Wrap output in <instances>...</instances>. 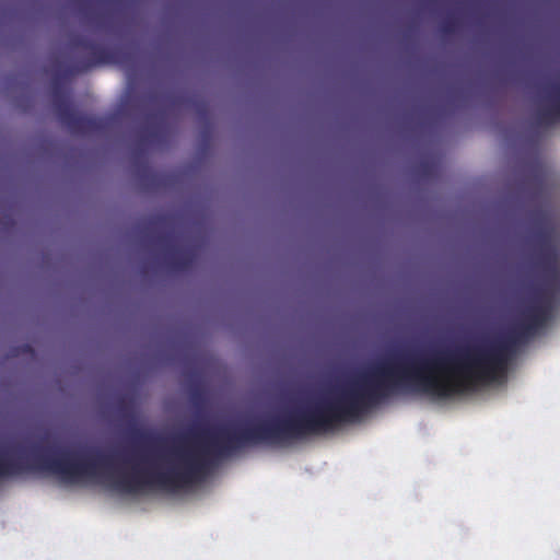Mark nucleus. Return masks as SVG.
<instances>
[{"label": "nucleus", "mask_w": 560, "mask_h": 560, "mask_svg": "<svg viewBox=\"0 0 560 560\" xmlns=\"http://www.w3.org/2000/svg\"><path fill=\"white\" fill-rule=\"evenodd\" d=\"M125 439L129 444L130 453H103L93 451L88 453H73L69 451H44L40 446L33 447L31 453H14L13 455H171V435H163L152 430L139 427L132 419L125 430ZM0 455H11L1 453Z\"/></svg>", "instance_id": "4"}, {"label": "nucleus", "mask_w": 560, "mask_h": 560, "mask_svg": "<svg viewBox=\"0 0 560 560\" xmlns=\"http://www.w3.org/2000/svg\"><path fill=\"white\" fill-rule=\"evenodd\" d=\"M272 419L277 444L290 443L315 434L305 409Z\"/></svg>", "instance_id": "7"}, {"label": "nucleus", "mask_w": 560, "mask_h": 560, "mask_svg": "<svg viewBox=\"0 0 560 560\" xmlns=\"http://www.w3.org/2000/svg\"><path fill=\"white\" fill-rule=\"evenodd\" d=\"M171 455H222L213 453V425L198 421L171 435Z\"/></svg>", "instance_id": "6"}, {"label": "nucleus", "mask_w": 560, "mask_h": 560, "mask_svg": "<svg viewBox=\"0 0 560 560\" xmlns=\"http://www.w3.org/2000/svg\"><path fill=\"white\" fill-rule=\"evenodd\" d=\"M31 478H49L66 488L161 494V457H0V489Z\"/></svg>", "instance_id": "2"}, {"label": "nucleus", "mask_w": 560, "mask_h": 560, "mask_svg": "<svg viewBox=\"0 0 560 560\" xmlns=\"http://www.w3.org/2000/svg\"><path fill=\"white\" fill-rule=\"evenodd\" d=\"M23 350L24 351H31V347L28 345H26V346L23 347Z\"/></svg>", "instance_id": "19"}, {"label": "nucleus", "mask_w": 560, "mask_h": 560, "mask_svg": "<svg viewBox=\"0 0 560 560\" xmlns=\"http://www.w3.org/2000/svg\"><path fill=\"white\" fill-rule=\"evenodd\" d=\"M171 236L170 235H159L156 237V243L162 246H166L170 243Z\"/></svg>", "instance_id": "17"}, {"label": "nucleus", "mask_w": 560, "mask_h": 560, "mask_svg": "<svg viewBox=\"0 0 560 560\" xmlns=\"http://www.w3.org/2000/svg\"><path fill=\"white\" fill-rule=\"evenodd\" d=\"M234 450L233 423L213 425V453Z\"/></svg>", "instance_id": "11"}, {"label": "nucleus", "mask_w": 560, "mask_h": 560, "mask_svg": "<svg viewBox=\"0 0 560 560\" xmlns=\"http://www.w3.org/2000/svg\"><path fill=\"white\" fill-rule=\"evenodd\" d=\"M529 243L530 267L541 285L530 287L518 320L505 336L487 347L436 349L373 365L325 398L332 429L357 420L368 408L400 387L447 397L505 375L515 347L535 337L555 314V228L546 224L533 230Z\"/></svg>", "instance_id": "1"}, {"label": "nucleus", "mask_w": 560, "mask_h": 560, "mask_svg": "<svg viewBox=\"0 0 560 560\" xmlns=\"http://www.w3.org/2000/svg\"><path fill=\"white\" fill-rule=\"evenodd\" d=\"M167 267L174 272L188 270L195 259V255L188 249H170L165 256Z\"/></svg>", "instance_id": "10"}, {"label": "nucleus", "mask_w": 560, "mask_h": 560, "mask_svg": "<svg viewBox=\"0 0 560 560\" xmlns=\"http://www.w3.org/2000/svg\"><path fill=\"white\" fill-rule=\"evenodd\" d=\"M248 446L259 444H277L273 419L247 421Z\"/></svg>", "instance_id": "8"}, {"label": "nucleus", "mask_w": 560, "mask_h": 560, "mask_svg": "<svg viewBox=\"0 0 560 560\" xmlns=\"http://www.w3.org/2000/svg\"><path fill=\"white\" fill-rule=\"evenodd\" d=\"M305 410L315 434H323L334 430L325 399L315 402Z\"/></svg>", "instance_id": "9"}, {"label": "nucleus", "mask_w": 560, "mask_h": 560, "mask_svg": "<svg viewBox=\"0 0 560 560\" xmlns=\"http://www.w3.org/2000/svg\"><path fill=\"white\" fill-rule=\"evenodd\" d=\"M440 30L445 35L454 33L456 30V21L453 18L445 19L441 23Z\"/></svg>", "instance_id": "16"}, {"label": "nucleus", "mask_w": 560, "mask_h": 560, "mask_svg": "<svg viewBox=\"0 0 560 560\" xmlns=\"http://www.w3.org/2000/svg\"><path fill=\"white\" fill-rule=\"evenodd\" d=\"M163 141V131L158 127H150L142 131L141 143H161Z\"/></svg>", "instance_id": "15"}, {"label": "nucleus", "mask_w": 560, "mask_h": 560, "mask_svg": "<svg viewBox=\"0 0 560 560\" xmlns=\"http://www.w3.org/2000/svg\"><path fill=\"white\" fill-rule=\"evenodd\" d=\"M548 98L551 104L547 107L537 110L535 121L537 126H551L560 119V112L558 109V100L553 96L552 91L548 93Z\"/></svg>", "instance_id": "13"}, {"label": "nucleus", "mask_w": 560, "mask_h": 560, "mask_svg": "<svg viewBox=\"0 0 560 560\" xmlns=\"http://www.w3.org/2000/svg\"><path fill=\"white\" fill-rule=\"evenodd\" d=\"M550 90L552 91L553 96L558 100V109L560 112V86L553 85Z\"/></svg>", "instance_id": "18"}, {"label": "nucleus", "mask_w": 560, "mask_h": 560, "mask_svg": "<svg viewBox=\"0 0 560 560\" xmlns=\"http://www.w3.org/2000/svg\"><path fill=\"white\" fill-rule=\"evenodd\" d=\"M234 450L248 446L246 422L233 423Z\"/></svg>", "instance_id": "14"}, {"label": "nucleus", "mask_w": 560, "mask_h": 560, "mask_svg": "<svg viewBox=\"0 0 560 560\" xmlns=\"http://www.w3.org/2000/svg\"><path fill=\"white\" fill-rule=\"evenodd\" d=\"M69 48L84 51L86 56L62 69H58L55 75L59 74L60 81L75 74L85 73L98 65H118L127 68L131 65L135 55L130 46L105 47L83 36L73 37L69 43Z\"/></svg>", "instance_id": "3"}, {"label": "nucleus", "mask_w": 560, "mask_h": 560, "mask_svg": "<svg viewBox=\"0 0 560 560\" xmlns=\"http://www.w3.org/2000/svg\"><path fill=\"white\" fill-rule=\"evenodd\" d=\"M51 98L58 119L72 135H91L103 128L101 118L78 114L74 110L69 92L63 81H60L59 74L54 75L51 81Z\"/></svg>", "instance_id": "5"}, {"label": "nucleus", "mask_w": 560, "mask_h": 560, "mask_svg": "<svg viewBox=\"0 0 560 560\" xmlns=\"http://www.w3.org/2000/svg\"><path fill=\"white\" fill-rule=\"evenodd\" d=\"M524 184L535 190V195H548L549 194V183H548V174L547 171L541 165H535L525 178Z\"/></svg>", "instance_id": "12"}]
</instances>
